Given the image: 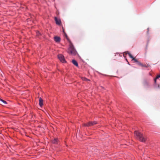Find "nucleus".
Segmentation results:
<instances>
[{"instance_id":"12","label":"nucleus","mask_w":160,"mask_h":160,"mask_svg":"<svg viewBox=\"0 0 160 160\" xmlns=\"http://www.w3.org/2000/svg\"><path fill=\"white\" fill-rule=\"evenodd\" d=\"M82 79L83 81L87 82L89 81H90L89 79H88L85 77H82Z\"/></svg>"},{"instance_id":"10","label":"nucleus","mask_w":160,"mask_h":160,"mask_svg":"<svg viewBox=\"0 0 160 160\" xmlns=\"http://www.w3.org/2000/svg\"><path fill=\"white\" fill-rule=\"evenodd\" d=\"M126 54H128L129 57L130 58H132V59L134 58V57L132 56V55L128 52H126Z\"/></svg>"},{"instance_id":"15","label":"nucleus","mask_w":160,"mask_h":160,"mask_svg":"<svg viewBox=\"0 0 160 160\" xmlns=\"http://www.w3.org/2000/svg\"><path fill=\"white\" fill-rule=\"evenodd\" d=\"M160 78V75H158L157 76V77H156V78H155V79H154V82H155V83H156V79H157L158 78Z\"/></svg>"},{"instance_id":"1","label":"nucleus","mask_w":160,"mask_h":160,"mask_svg":"<svg viewBox=\"0 0 160 160\" xmlns=\"http://www.w3.org/2000/svg\"><path fill=\"white\" fill-rule=\"evenodd\" d=\"M134 134L135 138L139 140L140 141L142 142H144L146 141V138L141 132L136 131L134 132Z\"/></svg>"},{"instance_id":"18","label":"nucleus","mask_w":160,"mask_h":160,"mask_svg":"<svg viewBox=\"0 0 160 160\" xmlns=\"http://www.w3.org/2000/svg\"><path fill=\"white\" fill-rule=\"evenodd\" d=\"M123 56H124V57H125L124 54H123Z\"/></svg>"},{"instance_id":"13","label":"nucleus","mask_w":160,"mask_h":160,"mask_svg":"<svg viewBox=\"0 0 160 160\" xmlns=\"http://www.w3.org/2000/svg\"><path fill=\"white\" fill-rule=\"evenodd\" d=\"M144 85L145 87H148L149 86V84L147 82H145L144 83Z\"/></svg>"},{"instance_id":"3","label":"nucleus","mask_w":160,"mask_h":160,"mask_svg":"<svg viewBox=\"0 0 160 160\" xmlns=\"http://www.w3.org/2000/svg\"><path fill=\"white\" fill-rule=\"evenodd\" d=\"M97 123V122L96 121H93V122H88L87 123H85L83 125L85 126H93Z\"/></svg>"},{"instance_id":"2","label":"nucleus","mask_w":160,"mask_h":160,"mask_svg":"<svg viewBox=\"0 0 160 160\" xmlns=\"http://www.w3.org/2000/svg\"><path fill=\"white\" fill-rule=\"evenodd\" d=\"M68 52L69 54H71L73 55H75L77 53L76 51L72 46H71L68 49Z\"/></svg>"},{"instance_id":"6","label":"nucleus","mask_w":160,"mask_h":160,"mask_svg":"<svg viewBox=\"0 0 160 160\" xmlns=\"http://www.w3.org/2000/svg\"><path fill=\"white\" fill-rule=\"evenodd\" d=\"M54 41L57 42H59L60 41V38L59 37L55 36L54 38Z\"/></svg>"},{"instance_id":"17","label":"nucleus","mask_w":160,"mask_h":160,"mask_svg":"<svg viewBox=\"0 0 160 160\" xmlns=\"http://www.w3.org/2000/svg\"><path fill=\"white\" fill-rule=\"evenodd\" d=\"M155 88H160V85L159 84H158L157 85V86H155Z\"/></svg>"},{"instance_id":"14","label":"nucleus","mask_w":160,"mask_h":160,"mask_svg":"<svg viewBox=\"0 0 160 160\" xmlns=\"http://www.w3.org/2000/svg\"><path fill=\"white\" fill-rule=\"evenodd\" d=\"M0 101H1L4 104H7V102L6 101L1 98H0Z\"/></svg>"},{"instance_id":"16","label":"nucleus","mask_w":160,"mask_h":160,"mask_svg":"<svg viewBox=\"0 0 160 160\" xmlns=\"http://www.w3.org/2000/svg\"><path fill=\"white\" fill-rule=\"evenodd\" d=\"M132 60H134L135 62H137L138 63V62L137 60L135 59L134 58L132 59Z\"/></svg>"},{"instance_id":"11","label":"nucleus","mask_w":160,"mask_h":160,"mask_svg":"<svg viewBox=\"0 0 160 160\" xmlns=\"http://www.w3.org/2000/svg\"><path fill=\"white\" fill-rule=\"evenodd\" d=\"M138 64L139 66H140L142 67H146L147 66L145 65H143L142 63H141L140 62H138V63H137Z\"/></svg>"},{"instance_id":"8","label":"nucleus","mask_w":160,"mask_h":160,"mask_svg":"<svg viewBox=\"0 0 160 160\" xmlns=\"http://www.w3.org/2000/svg\"><path fill=\"white\" fill-rule=\"evenodd\" d=\"M58 140L57 138H55L52 140V142L53 144H57L58 143Z\"/></svg>"},{"instance_id":"9","label":"nucleus","mask_w":160,"mask_h":160,"mask_svg":"<svg viewBox=\"0 0 160 160\" xmlns=\"http://www.w3.org/2000/svg\"><path fill=\"white\" fill-rule=\"evenodd\" d=\"M72 62L76 67L78 66V64L77 62L75 60H73L72 61Z\"/></svg>"},{"instance_id":"4","label":"nucleus","mask_w":160,"mask_h":160,"mask_svg":"<svg viewBox=\"0 0 160 160\" xmlns=\"http://www.w3.org/2000/svg\"><path fill=\"white\" fill-rule=\"evenodd\" d=\"M58 58L61 62L63 63L66 62L64 57L62 54H59L58 56Z\"/></svg>"},{"instance_id":"7","label":"nucleus","mask_w":160,"mask_h":160,"mask_svg":"<svg viewBox=\"0 0 160 160\" xmlns=\"http://www.w3.org/2000/svg\"><path fill=\"white\" fill-rule=\"evenodd\" d=\"M39 104L41 107L43 105V100L41 98H39Z\"/></svg>"},{"instance_id":"5","label":"nucleus","mask_w":160,"mask_h":160,"mask_svg":"<svg viewBox=\"0 0 160 160\" xmlns=\"http://www.w3.org/2000/svg\"><path fill=\"white\" fill-rule=\"evenodd\" d=\"M55 20L56 22V24L58 25H60L61 22L60 20L58 19L56 17L55 18Z\"/></svg>"}]
</instances>
